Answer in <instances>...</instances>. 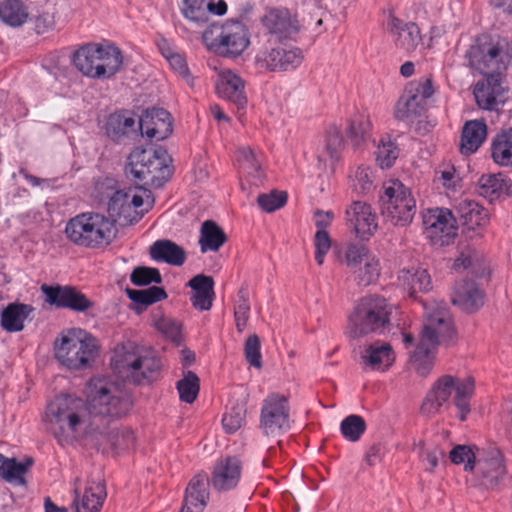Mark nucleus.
<instances>
[{
  "instance_id": "35",
  "label": "nucleus",
  "mask_w": 512,
  "mask_h": 512,
  "mask_svg": "<svg viewBox=\"0 0 512 512\" xmlns=\"http://www.w3.org/2000/svg\"><path fill=\"white\" fill-rule=\"evenodd\" d=\"M509 179L502 173L482 175L478 180V192L481 196L491 200L508 194Z\"/></svg>"
},
{
  "instance_id": "48",
  "label": "nucleus",
  "mask_w": 512,
  "mask_h": 512,
  "mask_svg": "<svg viewBox=\"0 0 512 512\" xmlns=\"http://www.w3.org/2000/svg\"><path fill=\"white\" fill-rule=\"evenodd\" d=\"M355 280L360 286H368L374 283L380 275L379 260L375 256L366 258L363 266L354 270Z\"/></svg>"
},
{
  "instance_id": "60",
  "label": "nucleus",
  "mask_w": 512,
  "mask_h": 512,
  "mask_svg": "<svg viewBox=\"0 0 512 512\" xmlns=\"http://www.w3.org/2000/svg\"><path fill=\"white\" fill-rule=\"evenodd\" d=\"M26 471L27 465L22 462H18L15 458H8L3 478L9 482L14 481L19 484H23L25 482L23 475Z\"/></svg>"
},
{
  "instance_id": "19",
  "label": "nucleus",
  "mask_w": 512,
  "mask_h": 512,
  "mask_svg": "<svg viewBox=\"0 0 512 512\" xmlns=\"http://www.w3.org/2000/svg\"><path fill=\"white\" fill-rule=\"evenodd\" d=\"M387 29L397 49L410 54L422 44L420 28L414 22H405L390 15Z\"/></svg>"
},
{
  "instance_id": "62",
  "label": "nucleus",
  "mask_w": 512,
  "mask_h": 512,
  "mask_svg": "<svg viewBox=\"0 0 512 512\" xmlns=\"http://www.w3.org/2000/svg\"><path fill=\"white\" fill-rule=\"evenodd\" d=\"M158 331L170 338L172 341H178L181 336V326L171 318L162 317L155 322Z\"/></svg>"
},
{
  "instance_id": "61",
  "label": "nucleus",
  "mask_w": 512,
  "mask_h": 512,
  "mask_svg": "<svg viewBox=\"0 0 512 512\" xmlns=\"http://www.w3.org/2000/svg\"><path fill=\"white\" fill-rule=\"evenodd\" d=\"M249 289L246 283L242 284L237 293V300L234 307L235 318L249 319Z\"/></svg>"
},
{
  "instance_id": "18",
  "label": "nucleus",
  "mask_w": 512,
  "mask_h": 512,
  "mask_svg": "<svg viewBox=\"0 0 512 512\" xmlns=\"http://www.w3.org/2000/svg\"><path fill=\"white\" fill-rule=\"evenodd\" d=\"M138 128L142 136L162 141L173 131L171 115L163 108L146 109L139 118Z\"/></svg>"
},
{
  "instance_id": "13",
  "label": "nucleus",
  "mask_w": 512,
  "mask_h": 512,
  "mask_svg": "<svg viewBox=\"0 0 512 512\" xmlns=\"http://www.w3.org/2000/svg\"><path fill=\"white\" fill-rule=\"evenodd\" d=\"M466 56L470 66L481 74L501 72L505 68L499 44L494 43L487 34L475 39Z\"/></svg>"
},
{
  "instance_id": "11",
  "label": "nucleus",
  "mask_w": 512,
  "mask_h": 512,
  "mask_svg": "<svg viewBox=\"0 0 512 512\" xmlns=\"http://www.w3.org/2000/svg\"><path fill=\"white\" fill-rule=\"evenodd\" d=\"M421 341L432 348L450 346L456 341V330L450 312L444 307L426 309Z\"/></svg>"
},
{
  "instance_id": "22",
  "label": "nucleus",
  "mask_w": 512,
  "mask_h": 512,
  "mask_svg": "<svg viewBox=\"0 0 512 512\" xmlns=\"http://www.w3.org/2000/svg\"><path fill=\"white\" fill-rule=\"evenodd\" d=\"M263 26L278 40L292 39L299 31L298 21L286 8L270 9L262 19Z\"/></svg>"
},
{
  "instance_id": "39",
  "label": "nucleus",
  "mask_w": 512,
  "mask_h": 512,
  "mask_svg": "<svg viewBox=\"0 0 512 512\" xmlns=\"http://www.w3.org/2000/svg\"><path fill=\"white\" fill-rule=\"evenodd\" d=\"M347 137L355 149L360 148L371 138V122L368 116L355 115L349 122Z\"/></svg>"
},
{
  "instance_id": "15",
  "label": "nucleus",
  "mask_w": 512,
  "mask_h": 512,
  "mask_svg": "<svg viewBox=\"0 0 512 512\" xmlns=\"http://www.w3.org/2000/svg\"><path fill=\"white\" fill-rule=\"evenodd\" d=\"M474 470L480 486L485 489L496 488L506 474L503 455L496 448L483 450L478 454Z\"/></svg>"
},
{
  "instance_id": "12",
  "label": "nucleus",
  "mask_w": 512,
  "mask_h": 512,
  "mask_svg": "<svg viewBox=\"0 0 512 512\" xmlns=\"http://www.w3.org/2000/svg\"><path fill=\"white\" fill-rule=\"evenodd\" d=\"M426 238L433 246L443 247L457 236L458 220L447 208H433L423 214Z\"/></svg>"
},
{
  "instance_id": "5",
  "label": "nucleus",
  "mask_w": 512,
  "mask_h": 512,
  "mask_svg": "<svg viewBox=\"0 0 512 512\" xmlns=\"http://www.w3.org/2000/svg\"><path fill=\"white\" fill-rule=\"evenodd\" d=\"M474 388L473 377L460 380L450 375H444L433 384L420 410L425 415H435L442 405L448 401L452 392L455 391L454 404L459 410V419L465 421L470 412V399L474 393Z\"/></svg>"
},
{
  "instance_id": "53",
  "label": "nucleus",
  "mask_w": 512,
  "mask_h": 512,
  "mask_svg": "<svg viewBox=\"0 0 512 512\" xmlns=\"http://www.w3.org/2000/svg\"><path fill=\"white\" fill-rule=\"evenodd\" d=\"M287 202V193L284 191H272L268 194H260L257 198L258 205L268 213L283 207Z\"/></svg>"
},
{
  "instance_id": "49",
  "label": "nucleus",
  "mask_w": 512,
  "mask_h": 512,
  "mask_svg": "<svg viewBox=\"0 0 512 512\" xmlns=\"http://www.w3.org/2000/svg\"><path fill=\"white\" fill-rule=\"evenodd\" d=\"M237 162L240 168L254 178L261 176V162L254 151L249 147L240 148L237 151Z\"/></svg>"
},
{
  "instance_id": "27",
  "label": "nucleus",
  "mask_w": 512,
  "mask_h": 512,
  "mask_svg": "<svg viewBox=\"0 0 512 512\" xmlns=\"http://www.w3.org/2000/svg\"><path fill=\"white\" fill-rule=\"evenodd\" d=\"M188 286L193 290L190 297L192 305L200 311L210 310L215 296L213 278L198 274L189 280Z\"/></svg>"
},
{
  "instance_id": "23",
  "label": "nucleus",
  "mask_w": 512,
  "mask_h": 512,
  "mask_svg": "<svg viewBox=\"0 0 512 512\" xmlns=\"http://www.w3.org/2000/svg\"><path fill=\"white\" fill-rule=\"evenodd\" d=\"M486 78L479 81L474 88V97L481 109L495 110L500 101L498 98L503 94L501 85V72L483 74Z\"/></svg>"
},
{
  "instance_id": "38",
  "label": "nucleus",
  "mask_w": 512,
  "mask_h": 512,
  "mask_svg": "<svg viewBox=\"0 0 512 512\" xmlns=\"http://www.w3.org/2000/svg\"><path fill=\"white\" fill-rule=\"evenodd\" d=\"M398 280L411 297H415L418 292H428L431 289L430 275L423 269L402 270Z\"/></svg>"
},
{
  "instance_id": "52",
  "label": "nucleus",
  "mask_w": 512,
  "mask_h": 512,
  "mask_svg": "<svg viewBox=\"0 0 512 512\" xmlns=\"http://www.w3.org/2000/svg\"><path fill=\"white\" fill-rule=\"evenodd\" d=\"M398 154L396 145L390 140L384 141V139L380 140L375 151L376 161L381 168H390L398 158Z\"/></svg>"
},
{
  "instance_id": "37",
  "label": "nucleus",
  "mask_w": 512,
  "mask_h": 512,
  "mask_svg": "<svg viewBox=\"0 0 512 512\" xmlns=\"http://www.w3.org/2000/svg\"><path fill=\"white\" fill-rule=\"evenodd\" d=\"M491 156L501 166H512V128L504 129L491 143Z\"/></svg>"
},
{
  "instance_id": "58",
  "label": "nucleus",
  "mask_w": 512,
  "mask_h": 512,
  "mask_svg": "<svg viewBox=\"0 0 512 512\" xmlns=\"http://www.w3.org/2000/svg\"><path fill=\"white\" fill-rule=\"evenodd\" d=\"M245 409L243 407H233L223 415L222 425L224 430L232 434L241 428L244 421Z\"/></svg>"
},
{
  "instance_id": "7",
  "label": "nucleus",
  "mask_w": 512,
  "mask_h": 512,
  "mask_svg": "<svg viewBox=\"0 0 512 512\" xmlns=\"http://www.w3.org/2000/svg\"><path fill=\"white\" fill-rule=\"evenodd\" d=\"M123 63L120 49L116 46L87 44L73 55V64L83 74L102 79L114 76Z\"/></svg>"
},
{
  "instance_id": "64",
  "label": "nucleus",
  "mask_w": 512,
  "mask_h": 512,
  "mask_svg": "<svg viewBox=\"0 0 512 512\" xmlns=\"http://www.w3.org/2000/svg\"><path fill=\"white\" fill-rule=\"evenodd\" d=\"M166 58L170 64V66L179 73L183 78L187 79L190 76L189 69L187 67V63L185 58L177 53H171L166 55Z\"/></svg>"
},
{
  "instance_id": "4",
  "label": "nucleus",
  "mask_w": 512,
  "mask_h": 512,
  "mask_svg": "<svg viewBox=\"0 0 512 512\" xmlns=\"http://www.w3.org/2000/svg\"><path fill=\"white\" fill-rule=\"evenodd\" d=\"M205 47L215 55L236 59L250 45V32L239 19H228L224 23L209 25L202 34Z\"/></svg>"
},
{
  "instance_id": "10",
  "label": "nucleus",
  "mask_w": 512,
  "mask_h": 512,
  "mask_svg": "<svg viewBox=\"0 0 512 512\" xmlns=\"http://www.w3.org/2000/svg\"><path fill=\"white\" fill-rule=\"evenodd\" d=\"M259 428L267 437H278L290 430V406L284 395L272 393L263 400Z\"/></svg>"
},
{
  "instance_id": "41",
  "label": "nucleus",
  "mask_w": 512,
  "mask_h": 512,
  "mask_svg": "<svg viewBox=\"0 0 512 512\" xmlns=\"http://www.w3.org/2000/svg\"><path fill=\"white\" fill-rule=\"evenodd\" d=\"M435 350L428 343L420 340L413 354L411 355V363L417 373L421 376H427L433 368L435 359Z\"/></svg>"
},
{
  "instance_id": "16",
  "label": "nucleus",
  "mask_w": 512,
  "mask_h": 512,
  "mask_svg": "<svg viewBox=\"0 0 512 512\" xmlns=\"http://www.w3.org/2000/svg\"><path fill=\"white\" fill-rule=\"evenodd\" d=\"M120 366L126 369L134 383L143 384L155 380L161 369L160 359L152 355H138L126 352L119 360Z\"/></svg>"
},
{
  "instance_id": "46",
  "label": "nucleus",
  "mask_w": 512,
  "mask_h": 512,
  "mask_svg": "<svg viewBox=\"0 0 512 512\" xmlns=\"http://www.w3.org/2000/svg\"><path fill=\"white\" fill-rule=\"evenodd\" d=\"M130 191L117 190L109 198L108 213L112 218L129 216L131 211Z\"/></svg>"
},
{
  "instance_id": "17",
  "label": "nucleus",
  "mask_w": 512,
  "mask_h": 512,
  "mask_svg": "<svg viewBox=\"0 0 512 512\" xmlns=\"http://www.w3.org/2000/svg\"><path fill=\"white\" fill-rule=\"evenodd\" d=\"M346 221L361 240H369L378 228L377 215L372 207L361 201H354L345 211Z\"/></svg>"
},
{
  "instance_id": "54",
  "label": "nucleus",
  "mask_w": 512,
  "mask_h": 512,
  "mask_svg": "<svg viewBox=\"0 0 512 512\" xmlns=\"http://www.w3.org/2000/svg\"><path fill=\"white\" fill-rule=\"evenodd\" d=\"M246 361L255 368L262 367L261 341L258 335H250L244 343Z\"/></svg>"
},
{
  "instance_id": "31",
  "label": "nucleus",
  "mask_w": 512,
  "mask_h": 512,
  "mask_svg": "<svg viewBox=\"0 0 512 512\" xmlns=\"http://www.w3.org/2000/svg\"><path fill=\"white\" fill-rule=\"evenodd\" d=\"M487 135V126L483 121L471 120L465 123L460 143V152L470 155L478 150Z\"/></svg>"
},
{
  "instance_id": "59",
  "label": "nucleus",
  "mask_w": 512,
  "mask_h": 512,
  "mask_svg": "<svg viewBox=\"0 0 512 512\" xmlns=\"http://www.w3.org/2000/svg\"><path fill=\"white\" fill-rule=\"evenodd\" d=\"M315 261L318 265H322L324 257L331 247V240L328 232L324 229L317 230L314 237Z\"/></svg>"
},
{
  "instance_id": "43",
  "label": "nucleus",
  "mask_w": 512,
  "mask_h": 512,
  "mask_svg": "<svg viewBox=\"0 0 512 512\" xmlns=\"http://www.w3.org/2000/svg\"><path fill=\"white\" fill-rule=\"evenodd\" d=\"M106 498V489L102 483H93L86 487L81 508L86 512H100Z\"/></svg>"
},
{
  "instance_id": "44",
  "label": "nucleus",
  "mask_w": 512,
  "mask_h": 512,
  "mask_svg": "<svg viewBox=\"0 0 512 512\" xmlns=\"http://www.w3.org/2000/svg\"><path fill=\"white\" fill-rule=\"evenodd\" d=\"M209 2L206 0H182L181 13L189 21L205 23L208 21Z\"/></svg>"
},
{
  "instance_id": "6",
  "label": "nucleus",
  "mask_w": 512,
  "mask_h": 512,
  "mask_svg": "<svg viewBox=\"0 0 512 512\" xmlns=\"http://www.w3.org/2000/svg\"><path fill=\"white\" fill-rule=\"evenodd\" d=\"M115 219L97 212H85L71 218L65 227L67 238L86 248L108 246L113 238Z\"/></svg>"
},
{
  "instance_id": "29",
  "label": "nucleus",
  "mask_w": 512,
  "mask_h": 512,
  "mask_svg": "<svg viewBox=\"0 0 512 512\" xmlns=\"http://www.w3.org/2000/svg\"><path fill=\"white\" fill-rule=\"evenodd\" d=\"M244 88V80L232 71H227L223 73L217 85V92L220 97L234 103L237 108H244L247 104Z\"/></svg>"
},
{
  "instance_id": "32",
  "label": "nucleus",
  "mask_w": 512,
  "mask_h": 512,
  "mask_svg": "<svg viewBox=\"0 0 512 512\" xmlns=\"http://www.w3.org/2000/svg\"><path fill=\"white\" fill-rule=\"evenodd\" d=\"M208 485L209 480L206 476L193 477L186 488L183 503L195 509L196 512H202L209 500Z\"/></svg>"
},
{
  "instance_id": "8",
  "label": "nucleus",
  "mask_w": 512,
  "mask_h": 512,
  "mask_svg": "<svg viewBox=\"0 0 512 512\" xmlns=\"http://www.w3.org/2000/svg\"><path fill=\"white\" fill-rule=\"evenodd\" d=\"M169 155L162 147L135 148L128 157L130 173L146 185L162 186L170 176Z\"/></svg>"
},
{
  "instance_id": "51",
  "label": "nucleus",
  "mask_w": 512,
  "mask_h": 512,
  "mask_svg": "<svg viewBox=\"0 0 512 512\" xmlns=\"http://www.w3.org/2000/svg\"><path fill=\"white\" fill-rule=\"evenodd\" d=\"M130 280L135 286H147L151 283L160 284L162 276L157 268L139 266L133 269Z\"/></svg>"
},
{
  "instance_id": "42",
  "label": "nucleus",
  "mask_w": 512,
  "mask_h": 512,
  "mask_svg": "<svg viewBox=\"0 0 512 512\" xmlns=\"http://www.w3.org/2000/svg\"><path fill=\"white\" fill-rule=\"evenodd\" d=\"M126 294L133 303L144 307L167 298L166 291L159 286H150L140 290L127 288Z\"/></svg>"
},
{
  "instance_id": "28",
  "label": "nucleus",
  "mask_w": 512,
  "mask_h": 512,
  "mask_svg": "<svg viewBox=\"0 0 512 512\" xmlns=\"http://www.w3.org/2000/svg\"><path fill=\"white\" fill-rule=\"evenodd\" d=\"M149 255L156 262L172 266H181L186 260L184 248L169 239L156 240L149 248Z\"/></svg>"
},
{
  "instance_id": "14",
  "label": "nucleus",
  "mask_w": 512,
  "mask_h": 512,
  "mask_svg": "<svg viewBox=\"0 0 512 512\" xmlns=\"http://www.w3.org/2000/svg\"><path fill=\"white\" fill-rule=\"evenodd\" d=\"M41 291L46 297L45 301L56 308L86 312L94 306L93 301L75 286L43 284Z\"/></svg>"
},
{
  "instance_id": "34",
  "label": "nucleus",
  "mask_w": 512,
  "mask_h": 512,
  "mask_svg": "<svg viewBox=\"0 0 512 512\" xmlns=\"http://www.w3.org/2000/svg\"><path fill=\"white\" fill-rule=\"evenodd\" d=\"M34 311L29 304L10 303L1 313V326L8 332H19L24 328V321Z\"/></svg>"
},
{
  "instance_id": "36",
  "label": "nucleus",
  "mask_w": 512,
  "mask_h": 512,
  "mask_svg": "<svg viewBox=\"0 0 512 512\" xmlns=\"http://www.w3.org/2000/svg\"><path fill=\"white\" fill-rule=\"evenodd\" d=\"M227 241L223 229L212 220L203 222L200 231L199 244L202 253L218 251Z\"/></svg>"
},
{
  "instance_id": "33",
  "label": "nucleus",
  "mask_w": 512,
  "mask_h": 512,
  "mask_svg": "<svg viewBox=\"0 0 512 512\" xmlns=\"http://www.w3.org/2000/svg\"><path fill=\"white\" fill-rule=\"evenodd\" d=\"M361 358L363 362L373 369L381 365L390 366L394 361V352L391 345L383 341H375L365 346Z\"/></svg>"
},
{
  "instance_id": "30",
  "label": "nucleus",
  "mask_w": 512,
  "mask_h": 512,
  "mask_svg": "<svg viewBox=\"0 0 512 512\" xmlns=\"http://www.w3.org/2000/svg\"><path fill=\"white\" fill-rule=\"evenodd\" d=\"M425 106L423 97L419 95V89L415 90L414 86H407L396 103L394 114L398 120L413 119L424 114Z\"/></svg>"
},
{
  "instance_id": "55",
  "label": "nucleus",
  "mask_w": 512,
  "mask_h": 512,
  "mask_svg": "<svg viewBox=\"0 0 512 512\" xmlns=\"http://www.w3.org/2000/svg\"><path fill=\"white\" fill-rule=\"evenodd\" d=\"M344 146V140L340 130L333 126L330 127L325 136V151L331 160H337Z\"/></svg>"
},
{
  "instance_id": "21",
  "label": "nucleus",
  "mask_w": 512,
  "mask_h": 512,
  "mask_svg": "<svg viewBox=\"0 0 512 512\" xmlns=\"http://www.w3.org/2000/svg\"><path fill=\"white\" fill-rule=\"evenodd\" d=\"M242 462L236 456H226L217 461L211 476V484L218 492L234 489L240 480Z\"/></svg>"
},
{
  "instance_id": "50",
  "label": "nucleus",
  "mask_w": 512,
  "mask_h": 512,
  "mask_svg": "<svg viewBox=\"0 0 512 512\" xmlns=\"http://www.w3.org/2000/svg\"><path fill=\"white\" fill-rule=\"evenodd\" d=\"M477 457L478 455L467 445H456L449 453L451 462L456 465L464 464V470L467 472L474 471Z\"/></svg>"
},
{
  "instance_id": "57",
  "label": "nucleus",
  "mask_w": 512,
  "mask_h": 512,
  "mask_svg": "<svg viewBox=\"0 0 512 512\" xmlns=\"http://www.w3.org/2000/svg\"><path fill=\"white\" fill-rule=\"evenodd\" d=\"M476 265H478V259L476 253L471 249L467 248L463 250L460 255L455 259L453 264V268L455 270H459L460 268L469 269L472 274L477 277H482L484 275V269L481 272H478L476 269Z\"/></svg>"
},
{
  "instance_id": "24",
  "label": "nucleus",
  "mask_w": 512,
  "mask_h": 512,
  "mask_svg": "<svg viewBox=\"0 0 512 512\" xmlns=\"http://www.w3.org/2000/svg\"><path fill=\"white\" fill-rule=\"evenodd\" d=\"M485 302V292L474 280H462L455 285L452 303L466 313L478 311Z\"/></svg>"
},
{
  "instance_id": "9",
  "label": "nucleus",
  "mask_w": 512,
  "mask_h": 512,
  "mask_svg": "<svg viewBox=\"0 0 512 512\" xmlns=\"http://www.w3.org/2000/svg\"><path fill=\"white\" fill-rule=\"evenodd\" d=\"M380 202L384 220L393 226H408L416 214V201L410 189L398 179L384 183Z\"/></svg>"
},
{
  "instance_id": "40",
  "label": "nucleus",
  "mask_w": 512,
  "mask_h": 512,
  "mask_svg": "<svg viewBox=\"0 0 512 512\" xmlns=\"http://www.w3.org/2000/svg\"><path fill=\"white\" fill-rule=\"evenodd\" d=\"M28 17L26 7L20 0H0V19L13 27L21 26Z\"/></svg>"
},
{
  "instance_id": "47",
  "label": "nucleus",
  "mask_w": 512,
  "mask_h": 512,
  "mask_svg": "<svg viewBox=\"0 0 512 512\" xmlns=\"http://www.w3.org/2000/svg\"><path fill=\"white\" fill-rule=\"evenodd\" d=\"M340 431L346 440L356 442L366 431V422L361 416L351 414L342 420Z\"/></svg>"
},
{
  "instance_id": "2",
  "label": "nucleus",
  "mask_w": 512,
  "mask_h": 512,
  "mask_svg": "<svg viewBox=\"0 0 512 512\" xmlns=\"http://www.w3.org/2000/svg\"><path fill=\"white\" fill-rule=\"evenodd\" d=\"M393 307L378 295L361 298L348 317V334L360 338L368 334L384 335L392 329Z\"/></svg>"
},
{
  "instance_id": "20",
  "label": "nucleus",
  "mask_w": 512,
  "mask_h": 512,
  "mask_svg": "<svg viewBox=\"0 0 512 512\" xmlns=\"http://www.w3.org/2000/svg\"><path fill=\"white\" fill-rule=\"evenodd\" d=\"M456 213L467 238L481 236L477 230L488 223V214L482 206L473 200H461L456 206Z\"/></svg>"
},
{
  "instance_id": "1",
  "label": "nucleus",
  "mask_w": 512,
  "mask_h": 512,
  "mask_svg": "<svg viewBox=\"0 0 512 512\" xmlns=\"http://www.w3.org/2000/svg\"><path fill=\"white\" fill-rule=\"evenodd\" d=\"M133 405L129 394L120 392L116 387L100 378L89 382L88 404L74 395L57 396L47 406L50 422L58 425L53 434L60 444L67 441L66 431L75 433L87 416L120 418L128 414Z\"/></svg>"
},
{
  "instance_id": "3",
  "label": "nucleus",
  "mask_w": 512,
  "mask_h": 512,
  "mask_svg": "<svg viewBox=\"0 0 512 512\" xmlns=\"http://www.w3.org/2000/svg\"><path fill=\"white\" fill-rule=\"evenodd\" d=\"M98 341L83 329L73 328L55 340V358L69 370H85L98 356Z\"/></svg>"
},
{
  "instance_id": "26",
  "label": "nucleus",
  "mask_w": 512,
  "mask_h": 512,
  "mask_svg": "<svg viewBox=\"0 0 512 512\" xmlns=\"http://www.w3.org/2000/svg\"><path fill=\"white\" fill-rule=\"evenodd\" d=\"M138 131V123L127 110L111 114L106 123L107 135L116 142H120L124 137L137 135Z\"/></svg>"
},
{
  "instance_id": "45",
  "label": "nucleus",
  "mask_w": 512,
  "mask_h": 512,
  "mask_svg": "<svg viewBox=\"0 0 512 512\" xmlns=\"http://www.w3.org/2000/svg\"><path fill=\"white\" fill-rule=\"evenodd\" d=\"M199 381V377L194 372L184 373L183 379L176 385L181 401L191 404L196 400L200 389Z\"/></svg>"
},
{
  "instance_id": "63",
  "label": "nucleus",
  "mask_w": 512,
  "mask_h": 512,
  "mask_svg": "<svg viewBox=\"0 0 512 512\" xmlns=\"http://www.w3.org/2000/svg\"><path fill=\"white\" fill-rule=\"evenodd\" d=\"M355 181L360 191L367 193L373 186L371 171L365 167H358L355 172Z\"/></svg>"
},
{
  "instance_id": "25",
  "label": "nucleus",
  "mask_w": 512,
  "mask_h": 512,
  "mask_svg": "<svg viewBox=\"0 0 512 512\" xmlns=\"http://www.w3.org/2000/svg\"><path fill=\"white\" fill-rule=\"evenodd\" d=\"M289 57L292 59L291 62L287 59L284 63L280 62V52L278 47L258 52L255 60L257 65L272 72L295 69L303 60L302 51L299 48L289 49L287 58L289 59Z\"/></svg>"
},
{
  "instance_id": "56",
  "label": "nucleus",
  "mask_w": 512,
  "mask_h": 512,
  "mask_svg": "<svg viewBox=\"0 0 512 512\" xmlns=\"http://www.w3.org/2000/svg\"><path fill=\"white\" fill-rule=\"evenodd\" d=\"M373 257L367 247L363 244L352 243L348 245L345 252L347 266L356 268L366 261V258Z\"/></svg>"
}]
</instances>
